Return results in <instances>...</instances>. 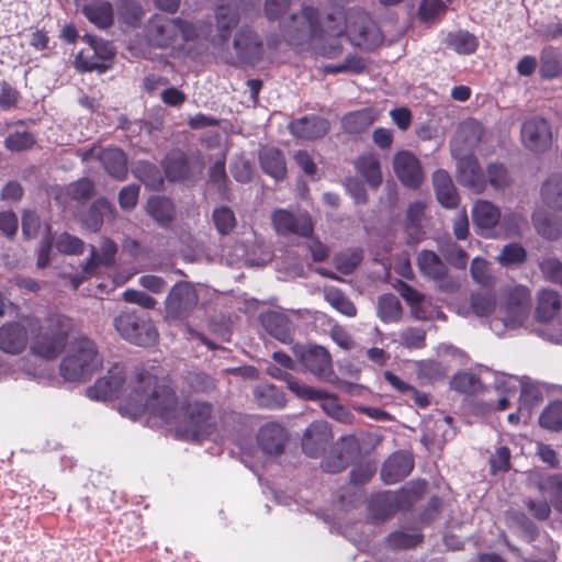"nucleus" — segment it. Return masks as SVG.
<instances>
[{
	"instance_id": "cd10ccee",
	"label": "nucleus",
	"mask_w": 562,
	"mask_h": 562,
	"mask_svg": "<svg viewBox=\"0 0 562 562\" xmlns=\"http://www.w3.org/2000/svg\"><path fill=\"white\" fill-rule=\"evenodd\" d=\"M310 390L314 393H311L306 396H302V400L305 401H319L321 407L323 411L334 419L341 423H349L351 419L350 412L342 405L338 403L337 396L330 394L324 390L315 389L310 386Z\"/></svg>"
},
{
	"instance_id": "7c9ffc66",
	"label": "nucleus",
	"mask_w": 562,
	"mask_h": 562,
	"mask_svg": "<svg viewBox=\"0 0 562 562\" xmlns=\"http://www.w3.org/2000/svg\"><path fill=\"white\" fill-rule=\"evenodd\" d=\"M378 120V114L373 108H364L346 113L341 119L342 130L352 135H359L368 131Z\"/></svg>"
},
{
	"instance_id": "a211bd4d",
	"label": "nucleus",
	"mask_w": 562,
	"mask_h": 562,
	"mask_svg": "<svg viewBox=\"0 0 562 562\" xmlns=\"http://www.w3.org/2000/svg\"><path fill=\"white\" fill-rule=\"evenodd\" d=\"M296 357L305 370L317 378L324 379L333 373L331 357L324 347L301 348L296 352Z\"/></svg>"
},
{
	"instance_id": "79ce46f5",
	"label": "nucleus",
	"mask_w": 562,
	"mask_h": 562,
	"mask_svg": "<svg viewBox=\"0 0 562 562\" xmlns=\"http://www.w3.org/2000/svg\"><path fill=\"white\" fill-rule=\"evenodd\" d=\"M117 15L121 23L137 27L145 15V10L138 0H117Z\"/></svg>"
},
{
	"instance_id": "c756f323",
	"label": "nucleus",
	"mask_w": 562,
	"mask_h": 562,
	"mask_svg": "<svg viewBox=\"0 0 562 562\" xmlns=\"http://www.w3.org/2000/svg\"><path fill=\"white\" fill-rule=\"evenodd\" d=\"M432 182L438 202L446 209L457 207L459 194L449 173L445 170H437L432 176Z\"/></svg>"
},
{
	"instance_id": "9d476101",
	"label": "nucleus",
	"mask_w": 562,
	"mask_h": 562,
	"mask_svg": "<svg viewBox=\"0 0 562 562\" xmlns=\"http://www.w3.org/2000/svg\"><path fill=\"white\" fill-rule=\"evenodd\" d=\"M198 303L199 294L195 288L190 282L179 281L171 288L166 299V316L171 321H186Z\"/></svg>"
},
{
	"instance_id": "864d4df0",
	"label": "nucleus",
	"mask_w": 562,
	"mask_h": 562,
	"mask_svg": "<svg viewBox=\"0 0 562 562\" xmlns=\"http://www.w3.org/2000/svg\"><path fill=\"white\" fill-rule=\"evenodd\" d=\"M36 144V135L30 131H14L4 138V147L12 153L32 149Z\"/></svg>"
},
{
	"instance_id": "6ab92c4d",
	"label": "nucleus",
	"mask_w": 562,
	"mask_h": 562,
	"mask_svg": "<svg viewBox=\"0 0 562 562\" xmlns=\"http://www.w3.org/2000/svg\"><path fill=\"white\" fill-rule=\"evenodd\" d=\"M393 168L396 177L405 187L417 189L424 180L419 160L407 150L395 154Z\"/></svg>"
},
{
	"instance_id": "bf43d9fd",
	"label": "nucleus",
	"mask_w": 562,
	"mask_h": 562,
	"mask_svg": "<svg viewBox=\"0 0 562 562\" xmlns=\"http://www.w3.org/2000/svg\"><path fill=\"white\" fill-rule=\"evenodd\" d=\"M76 67L80 71H99V72H105L106 66L104 61L99 59L98 54L95 50H93L90 46L87 49H81L75 59Z\"/></svg>"
},
{
	"instance_id": "a878e982",
	"label": "nucleus",
	"mask_w": 562,
	"mask_h": 562,
	"mask_svg": "<svg viewBox=\"0 0 562 562\" xmlns=\"http://www.w3.org/2000/svg\"><path fill=\"white\" fill-rule=\"evenodd\" d=\"M116 210L105 198L97 199L82 216V225L90 232L97 233L101 229L103 222L114 221Z\"/></svg>"
},
{
	"instance_id": "20e7f679",
	"label": "nucleus",
	"mask_w": 562,
	"mask_h": 562,
	"mask_svg": "<svg viewBox=\"0 0 562 562\" xmlns=\"http://www.w3.org/2000/svg\"><path fill=\"white\" fill-rule=\"evenodd\" d=\"M145 37L156 48L182 47L186 43L199 37L195 23L182 18H167L153 14L145 25Z\"/></svg>"
},
{
	"instance_id": "4d7b16f0",
	"label": "nucleus",
	"mask_w": 562,
	"mask_h": 562,
	"mask_svg": "<svg viewBox=\"0 0 562 562\" xmlns=\"http://www.w3.org/2000/svg\"><path fill=\"white\" fill-rule=\"evenodd\" d=\"M325 299L335 310L345 316L355 317L357 315V307L339 289H328L325 292Z\"/></svg>"
},
{
	"instance_id": "f257e3e1",
	"label": "nucleus",
	"mask_w": 562,
	"mask_h": 562,
	"mask_svg": "<svg viewBox=\"0 0 562 562\" xmlns=\"http://www.w3.org/2000/svg\"><path fill=\"white\" fill-rule=\"evenodd\" d=\"M281 33L291 46L308 45L326 58H335L342 53L338 38L347 35L355 46L372 50L383 36L363 10H351L346 15L340 11L328 13L324 22L313 7H303L300 13L291 14L281 23Z\"/></svg>"
},
{
	"instance_id": "e433bc0d",
	"label": "nucleus",
	"mask_w": 562,
	"mask_h": 562,
	"mask_svg": "<svg viewBox=\"0 0 562 562\" xmlns=\"http://www.w3.org/2000/svg\"><path fill=\"white\" fill-rule=\"evenodd\" d=\"M538 490L555 510L562 513V473L542 475L538 482Z\"/></svg>"
},
{
	"instance_id": "c9c22d12",
	"label": "nucleus",
	"mask_w": 562,
	"mask_h": 562,
	"mask_svg": "<svg viewBox=\"0 0 562 562\" xmlns=\"http://www.w3.org/2000/svg\"><path fill=\"white\" fill-rule=\"evenodd\" d=\"M216 29L221 45L228 42L232 30L239 23L240 16L237 9L231 5H218L216 9Z\"/></svg>"
},
{
	"instance_id": "338daca9",
	"label": "nucleus",
	"mask_w": 562,
	"mask_h": 562,
	"mask_svg": "<svg viewBox=\"0 0 562 562\" xmlns=\"http://www.w3.org/2000/svg\"><path fill=\"white\" fill-rule=\"evenodd\" d=\"M427 490V482L425 480L412 481L406 486L402 487L398 492L401 502L404 507L411 506L413 503L422 498Z\"/></svg>"
},
{
	"instance_id": "7ed1b4c3",
	"label": "nucleus",
	"mask_w": 562,
	"mask_h": 562,
	"mask_svg": "<svg viewBox=\"0 0 562 562\" xmlns=\"http://www.w3.org/2000/svg\"><path fill=\"white\" fill-rule=\"evenodd\" d=\"M72 330V318L59 313L49 314L35 330L32 328L31 353L44 360L57 359L66 349Z\"/></svg>"
},
{
	"instance_id": "4c0bfd02",
	"label": "nucleus",
	"mask_w": 562,
	"mask_h": 562,
	"mask_svg": "<svg viewBox=\"0 0 562 562\" xmlns=\"http://www.w3.org/2000/svg\"><path fill=\"white\" fill-rule=\"evenodd\" d=\"M85 16L99 29H108L114 23L113 7L109 1L86 4L82 8Z\"/></svg>"
},
{
	"instance_id": "680f3d73",
	"label": "nucleus",
	"mask_w": 562,
	"mask_h": 562,
	"mask_svg": "<svg viewBox=\"0 0 562 562\" xmlns=\"http://www.w3.org/2000/svg\"><path fill=\"white\" fill-rule=\"evenodd\" d=\"M472 279L485 289L494 288V278L490 272L488 262L485 259L476 257L472 260L470 266Z\"/></svg>"
},
{
	"instance_id": "052dcab7",
	"label": "nucleus",
	"mask_w": 562,
	"mask_h": 562,
	"mask_svg": "<svg viewBox=\"0 0 562 562\" xmlns=\"http://www.w3.org/2000/svg\"><path fill=\"white\" fill-rule=\"evenodd\" d=\"M540 76L543 79H553L562 72L560 57L552 49H544L540 57Z\"/></svg>"
},
{
	"instance_id": "2eb2a0df",
	"label": "nucleus",
	"mask_w": 562,
	"mask_h": 562,
	"mask_svg": "<svg viewBox=\"0 0 562 562\" xmlns=\"http://www.w3.org/2000/svg\"><path fill=\"white\" fill-rule=\"evenodd\" d=\"M334 436L329 424L325 420L313 422L302 437V449L311 458L323 454Z\"/></svg>"
},
{
	"instance_id": "3c124183",
	"label": "nucleus",
	"mask_w": 562,
	"mask_h": 562,
	"mask_svg": "<svg viewBox=\"0 0 562 562\" xmlns=\"http://www.w3.org/2000/svg\"><path fill=\"white\" fill-rule=\"evenodd\" d=\"M424 540V535L420 532L409 533L404 530H395L391 532L385 541L389 548L393 550H407L413 549L420 544Z\"/></svg>"
},
{
	"instance_id": "6e6d98bb",
	"label": "nucleus",
	"mask_w": 562,
	"mask_h": 562,
	"mask_svg": "<svg viewBox=\"0 0 562 562\" xmlns=\"http://www.w3.org/2000/svg\"><path fill=\"white\" fill-rule=\"evenodd\" d=\"M539 424L542 428L559 431L562 429V401L550 403L541 413Z\"/></svg>"
},
{
	"instance_id": "393cba45",
	"label": "nucleus",
	"mask_w": 562,
	"mask_h": 562,
	"mask_svg": "<svg viewBox=\"0 0 562 562\" xmlns=\"http://www.w3.org/2000/svg\"><path fill=\"white\" fill-rule=\"evenodd\" d=\"M259 319L260 324L270 336L283 344L292 341L294 328L291 319L286 315L276 311H268L261 313Z\"/></svg>"
},
{
	"instance_id": "f8f14e48",
	"label": "nucleus",
	"mask_w": 562,
	"mask_h": 562,
	"mask_svg": "<svg viewBox=\"0 0 562 562\" xmlns=\"http://www.w3.org/2000/svg\"><path fill=\"white\" fill-rule=\"evenodd\" d=\"M126 381L124 366L116 363L112 366L108 373L98 379L93 385L87 389V395L91 400L112 401L115 398H124L123 386Z\"/></svg>"
},
{
	"instance_id": "1a4fd4ad",
	"label": "nucleus",
	"mask_w": 562,
	"mask_h": 562,
	"mask_svg": "<svg viewBox=\"0 0 562 562\" xmlns=\"http://www.w3.org/2000/svg\"><path fill=\"white\" fill-rule=\"evenodd\" d=\"M162 168L169 181L183 182L201 175L204 162L200 155L189 156L183 150L175 148L166 155Z\"/></svg>"
},
{
	"instance_id": "412c9836",
	"label": "nucleus",
	"mask_w": 562,
	"mask_h": 562,
	"mask_svg": "<svg viewBox=\"0 0 562 562\" xmlns=\"http://www.w3.org/2000/svg\"><path fill=\"white\" fill-rule=\"evenodd\" d=\"M401 496L396 492L384 491L371 496L368 515L373 522H383L404 508Z\"/></svg>"
},
{
	"instance_id": "6e6552de",
	"label": "nucleus",
	"mask_w": 562,
	"mask_h": 562,
	"mask_svg": "<svg viewBox=\"0 0 562 562\" xmlns=\"http://www.w3.org/2000/svg\"><path fill=\"white\" fill-rule=\"evenodd\" d=\"M233 49L235 58L227 60L232 66H256L265 56L261 36L248 25L241 26L234 35Z\"/></svg>"
},
{
	"instance_id": "5701e85b",
	"label": "nucleus",
	"mask_w": 562,
	"mask_h": 562,
	"mask_svg": "<svg viewBox=\"0 0 562 562\" xmlns=\"http://www.w3.org/2000/svg\"><path fill=\"white\" fill-rule=\"evenodd\" d=\"M26 328L19 322H9L0 326V350L10 355L22 353L27 346Z\"/></svg>"
},
{
	"instance_id": "ddd939ff",
	"label": "nucleus",
	"mask_w": 562,
	"mask_h": 562,
	"mask_svg": "<svg viewBox=\"0 0 562 562\" xmlns=\"http://www.w3.org/2000/svg\"><path fill=\"white\" fill-rule=\"evenodd\" d=\"M271 221L276 232L282 236L310 237L314 232V224L307 212L293 213L285 209H277L272 212Z\"/></svg>"
},
{
	"instance_id": "8fccbe9b",
	"label": "nucleus",
	"mask_w": 562,
	"mask_h": 562,
	"mask_svg": "<svg viewBox=\"0 0 562 562\" xmlns=\"http://www.w3.org/2000/svg\"><path fill=\"white\" fill-rule=\"evenodd\" d=\"M470 305L473 313L479 317L491 315L496 306V296L493 289L472 292L470 296Z\"/></svg>"
},
{
	"instance_id": "774afa93",
	"label": "nucleus",
	"mask_w": 562,
	"mask_h": 562,
	"mask_svg": "<svg viewBox=\"0 0 562 562\" xmlns=\"http://www.w3.org/2000/svg\"><path fill=\"white\" fill-rule=\"evenodd\" d=\"M526 258V249L518 243H512L503 247L498 261L503 266H512L525 262Z\"/></svg>"
},
{
	"instance_id": "4be33fe9",
	"label": "nucleus",
	"mask_w": 562,
	"mask_h": 562,
	"mask_svg": "<svg viewBox=\"0 0 562 562\" xmlns=\"http://www.w3.org/2000/svg\"><path fill=\"white\" fill-rule=\"evenodd\" d=\"M531 305V293L525 285H516L512 288L505 301V312L507 322L520 323L529 313Z\"/></svg>"
},
{
	"instance_id": "de8ad7c7",
	"label": "nucleus",
	"mask_w": 562,
	"mask_h": 562,
	"mask_svg": "<svg viewBox=\"0 0 562 562\" xmlns=\"http://www.w3.org/2000/svg\"><path fill=\"white\" fill-rule=\"evenodd\" d=\"M134 176L146 187L158 190L164 183L159 168L149 161H138L133 169Z\"/></svg>"
},
{
	"instance_id": "0e129e2a",
	"label": "nucleus",
	"mask_w": 562,
	"mask_h": 562,
	"mask_svg": "<svg viewBox=\"0 0 562 562\" xmlns=\"http://www.w3.org/2000/svg\"><path fill=\"white\" fill-rule=\"evenodd\" d=\"M95 193V186L89 178H81L67 187V194L71 200L85 202Z\"/></svg>"
},
{
	"instance_id": "a19ab883",
	"label": "nucleus",
	"mask_w": 562,
	"mask_h": 562,
	"mask_svg": "<svg viewBox=\"0 0 562 562\" xmlns=\"http://www.w3.org/2000/svg\"><path fill=\"white\" fill-rule=\"evenodd\" d=\"M532 222L537 233L547 239H558L562 234V221L557 216L536 212L532 215Z\"/></svg>"
},
{
	"instance_id": "f704fd0d",
	"label": "nucleus",
	"mask_w": 562,
	"mask_h": 562,
	"mask_svg": "<svg viewBox=\"0 0 562 562\" xmlns=\"http://www.w3.org/2000/svg\"><path fill=\"white\" fill-rule=\"evenodd\" d=\"M562 306L560 294L550 289H543L538 294L536 318L540 323L551 322L560 312Z\"/></svg>"
},
{
	"instance_id": "bb28decb",
	"label": "nucleus",
	"mask_w": 562,
	"mask_h": 562,
	"mask_svg": "<svg viewBox=\"0 0 562 562\" xmlns=\"http://www.w3.org/2000/svg\"><path fill=\"white\" fill-rule=\"evenodd\" d=\"M259 164L262 171L276 181L285 179L288 169L283 153L272 146L262 147L259 151Z\"/></svg>"
},
{
	"instance_id": "2f4dec72",
	"label": "nucleus",
	"mask_w": 562,
	"mask_h": 562,
	"mask_svg": "<svg viewBox=\"0 0 562 562\" xmlns=\"http://www.w3.org/2000/svg\"><path fill=\"white\" fill-rule=\"evenodd\" d=\"M98 158L106 172L116 180H124L127 176V158L125 153L116 147L104 148L99 151Z\"/></svg>"
},
{
	"instance_id": "4468645a",
	"label": "nucleus",
	"mask_w": 562,
	"mask_h": 562,
	"mask_svg": "<svg viewBox=\"0 0 562 562\" xmlns=\"http://www.w3.org/2000/svg\"><path fill=\"white\" fill-rule=\"evenodd\" d=\"M521 142L524 146L536 154H541L551 148L552 131L548 120L533 116L522 123Z\"/></svg>"
},
{
	"instance_id": "473e14b6",
	"label": "nucleus",
	"mask_w": 562,
	"mask_h": 562,
	"mask_svg": "<svg viewBox=\"0 0 562 562\" xmlns=\"http://www.w3.org/2000/svg\"><path fill=\"white\" fill-rule=\"evenodd\" d=\"M146 211L164 228L170 227L176 217V206L166 196H150L146 203Z\"/></svg>"
},
{
	"instance_id": "39448f33",
	"label": "nucleus",
	"mask_w": 562,
	"mask_h": 562,
	"mask_svg": "<svg viewBox=\"0 0 562 562\" xmlns=\"http://www.w3.org/2000/svg\"><path fill=\"white\" fill-rule=\"evenodd\" d=\"M102 366L97 345L87 337L77 338L59 364L65 381L85 382Z\"/></svg>"
},
{
	"instance_id": "c85d7f7f",
	"label": "nucleus",
	"mask_w": 562,
	"mask_h": 562,
	"mask_svg": "<svg viewBox=\"0 0 562 562\" xmlns=\"http://www.w3.org/2000/svg\"><path fill=\"white\" fill-rule=\"evenodd\" d=\"M425 209L426 204L420 201L413 202L407 207L404 229L406 233V244L409 246L418 244L424 238L422 221Z\"/></svg>"
},
{
	"instance_id": "423d86ee",
	"label": "nucleus",
	"mask_w": 562,
	"mask_h": 562,
	"mask_svg": "<svg viewBox=\"0 0 562 562\" xmlns=\"http://www.w3.org/2000/svg\"><path fill=\"white\" fill-rule=\"evenodd\" d=\"M173 425L187 439L193 441L207 439L217 430L214 406L205 401L184 402L181 406V418Z\"/></svg>"
},
{
	"instance_id": "0eeeda50",
	"label": "nucleus",
	"mask_w": 562,
	"mask_h": 562,
	"mask_svg": "<svg viewBox=\"0 0 562 562\" xmlns=\"http://www.w3.org/2000/svg\"><path fill=\"white\" fill-rule=\"evenodd\" d=\"M114 327L122 338L136 346L149 347L158 339V331L153 321L136 311H123L115 317Z\"/></svg>"
},
{
	"instance_id": "e2e57ef3",
	"label": "nucleus",
	"mask_w": 562,
	"mask_h": 562,
	"mask_svg": "<svg viewBox=\"0 0 562 562\" xmlns=\"http://www.w3.org/2000/svg\"><path fill=\"white\" fill-rule=\"evenodd\" d=\"M22 234L25 239H35L42 232L45 233L40 215L32 210H26L22 214Z\"/></svg>"
},
{
	"instance_id": "49530a36",
	"label": "nucleus",
	"mask_w": 562,
	"mask_h": 562,
	"mask_svg": "<svg viewBox=\"0 0 562 562\" xmlns=\"http://www.w3.org/2000/svg\"><path fill=\"white\" fill-rule=\"evenodd\" d=\"M183 382L193 393L207 394L215 390L216 382L207 373L199 370L187 371L183 375Z\"/></svg>"
},
{
	"instance_id": "58836bf2",
	"label": "nucleus",
	"mask_w": 562,
	"mask_h": 562,
	"mask_svg": "<svg viewBox=\"0 0 562 562\" xmlns=\"http://www.w3.org/2000/svg\"><path fill=\"white\" fill-rule=\"evenodd\" d=\"M254 398L259 407L276 409L285 406L284 393L272 384H259L254 389Z\"/></svg>"
},
{
	"instance_id": "a18cd8bd",
	"label": "nucleus",
	"mask_w": 562,
	"mask_h": 562,
	"mask_svg": "<svg viewBox=\"0 0 562 562\" xmlns=\"http://www.w3.org/2000/svg\"><path fill=\"white\" fill-rule=\"evenodd\" d=\"M400 300L392 293L383 294L378 300V316L383 323H395L402 317Z\"/></svg>"
},
{
	"instance_id": "aec40b11",
	"label": "nucleus",
	"mask_w": 562,
	"mask_h": 562,
	"mask_svg": "<svg viewBox=\"0 0 562 562\" xmlns=\"http://www.w3.org/2000/svg\"><path fill=\"white\" fill-rule=\"evenodd\" d=\"M414 458L411 452L398 450L383 462L380 476L385 484L403 481L414 469Z\"/></svg>"
},
{
	"instance_id": "13d9d810",
	"label": "nucleus",
	"mask_w": 562,
	"mask_h": 562,
	"mask_svg": "<svg viewBox=\"0 0 562 562\" xmlns=\"http://www.w3.org/2000/svg\"><path fill=\"white\" fill-rule=\"evenodd\" d=\"M212 220L222 236L229 235L237 224L234 212L225 205L214 209Z\"/></svg>"
},
{
	"instance_id": "9b49d317",
	"label": "nucleus",
	"mask_w": 562,
	"mask_h": 562,
	"mask_svg": "<svg viewBox=\"0 0 562 562\" xmlns=\"http://www.w3.org/2000/svg\"><path fill=\"white\" fill-rule=\"evenodd\" d=\"M416 263L419 272L436 282L445 292L452 293L459 289V283L449 277V269L442 259L432 250L424 249L417 255Z\"/></svg>"
},
{
	"instance_id": "c03bdc74",
	"label": "nucleus",
	"mask_w": 562,
	"mask_h": 562,
	"mask_svg": "<svg viewBox=\"0 0 562 562\" xmlns=\"http://www.w3.org/2000/svg\"><path fill=\"white\" fill-rule=\"evenodd\" d=\"M541 198L551 209L562 210V176H550L541 188Z\"/></svg>"
},
{
	"instance_id": "37998d69",
	"label": "nucleus",
	"mask_w": 562,
	"mask_h": 562,
	"mask_svg": "<svg viewBox=\"0 0 562 562\" xmlns=\"http://www.w3.org/2000/svg\"><path fill=\"white\" fill-rule=\"evenodd\" d=\"M117 252L116 244L111 239H104L101 245V251L98 252L92 248L91 257L85 267L87 273H93L99 265L110 266L113 263Z\"/></svg>"
},
{
	"instance_id": "b1692460",
	"label": "nucleus",
	"mask_w": 562,
	"mask_h": 562,
	"mask_svg": "<svg viewBox=\"0 0 562 562\" xmlns=\"http://www.w3.org/2000/svg\"><path fill=\"white\" fill-rule=\"evenodd\" d=\"M257 440L265 453L279 456L284 451L288 441V432L281 425L268 423L259 429Z\"/></svg>"
},
{
	"instance_id": "09e8293b",
	"label": "nucleus",
	"mask_w": 562,
	"mask_h": 562,
	"mask_svg": "<svg viewBox=\"0 0 562 562\" xmlns=\"http://www.w3.org/2000/svg\"><path fill=\"white\" fill-rule=\"evenodd\" d=\"M447 44L450 48L461 55L473 54L479 47L477 38L468 31H458L449 33Z\"/></svg>"
},
{
	"instance_id": "5fc2aeb1",
	"label": "nucleus",
	"mask_w": 562,
	"mask_h": 562,
	"mask_svg": "<svg viewBox=\"0 0 562 562\" xmlns=\"http://www.w3.org/2000/svg\"><path fill=\"white\" fill-rule=\"evenodd\" d=\"M416 369L418 376L428 382L441 381L447 376L446 366L434 359L418 361Z\"/></svg>"
},
{
	"instance_id": "f3484780",
	"label": "nucleus",
	"mask_w": 562,
	"mask_h": 562,
	"mask_svg": "<svg viewBox=\"0 0 562 562\" xmlns=\"http://www.w3.org/2000/svg\"><path fill=\"white\" fill-rule=\"evenodd\" d=\"M288 130L295 138L315 140L323 138L329 132L330 123L323 116L307 114L292 120L288 125Z\"/></svg>"
},
{
	"instance_id": "f03ea898",
	"label": "nucleus",
	"mask_w": 562,
	"mask_h": 562,
	"mask_svg": "<svg viewBox=\"0 0 562 562\" xmlns=\"http://www.w3.org/2000/svg\"><path fill=\"white\" fill-rule=\"evenodd\" d=\"M182 404L170 378L140 369L132 379L131 390L120 402L119 411L133 419L148 414L173 425L181 418Z\"/></svg>"
},
{
	"instance_id": "dca6fc26",
	"label": "nucleus",
	"mask_w": 562,
	"mask_h": 562,
	"mask_svg": "<svg viewBox=\"0 0 562 562\" xmlns=\"http://www.w3.org/2000/svg\"><path fill=\"white\" fill-rule=\"evenodd\" d=\"M458 181L474 193H482L487 187L486 176L477 160L470 154L461 157L457 164Z\"/></svg>"
},
{
	"instance_id": "603ef678",
	"label": "nucleus",
	"mask_w": 562,
	"mask_h": 562,
	"mask_svg": "<svg viewBox=\"0 0 562 562\" xmlns=\"http://www.w3.org/2000/svg\"><path fill=\"white\" fill-rule=\"evenodd\" d=\"M266 372L278 380L284 381L288 385V389L293 392L297 397L306 396L313 393L310 390V385H306L300 382L296 378H294L291 373L283 371L279 367L274 364H269L266 369Z\"/></svg>"
},
{
	"instance_id": "ea45409f",
	"label": "nucleus",
	"mask_w": 562,
	"mask_h": 562,
	"mask_svg": "<svg viewBox=\"0 0 562 562\" xmlns=\"http://www.w3.org/2000/svg\"><path fill=\"white\" fill-rule=\"evenodd\" d=\"M357 171L366 179L372 188H378L382 183V172L379 159L372 155H362L356 162Z\"/></svg>"
},
{
	"instance_id": "72a5a7b5",
	"label": "nucleus",
	"mask_w": 562,
	"mask_h": 562,
	"mask_svg": "<svg viewBox=\"0 0 562 562\" xmlns=\"http://www.w3.org/2000/svg\"><path fill=\"white\" fill-rule=\"evenodd\" d=\"M473 223L480 228L491 231L501 222L499 209L487 200H477L472 209Z\"/></svg>"
},
{
	"instance_id": "69168bd1",
	"label": "nucleus",
	"mask_w": 562,
	"mask_h": 562,
	"mask_svg": "<svg viewBox=\"0 0 562 562\" xmlns=\"http://www.w3.org/2000/svg\"><path fill=\"white\" fill-rule=\"evenodd\" d=\"M83 38L89 44V46L95 50L99 59L104 61L106 70L110 69L115 55L113 45L108 41L92 35H86Z\"/></svg>"
}]
</instances>
